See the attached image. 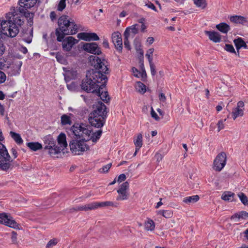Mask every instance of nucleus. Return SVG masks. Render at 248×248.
Returning a JSON list of instances; mask_svg holds the SVG:
<instances>
[{"label": "nucleus", "instance_id": "obj_20", "mask_svg": "<svg viewBox=\"0 0 248 248\" xmlns=\"http://www.w3.org/2000/svg\"><path fill=\"white\" fill-rule=\"evenodd\" d=\"M138 26L139 25L137 24H136L135 25H133L130 27H127L124 33V35H127L128 36H130V33H132L133 34V35H135L136 34L138 33Z\"/></svg>", "mask_w": 248, "mask_h": 248}, {"label": "nucleus", "instance_id": "obj_57", "mask_svg": "<svg viewBox=\"0 0 248 248\" xmlns=\"http://www.w3.org/2000/svg\"><path fill=\"white\" fill-rule=\"evenodd\" d=\"M151 114L152 117L153 118H154L155 120L158 121L159 120V117L158 116L157 114L155 113V112L154 110L152 107H151Z\"/></svg>", "mask_w": 248, "mask_h": 248}, {"label": "nucleus", "instance_id": "obj_7", "mask_svg": "<svg viewBox=\"0 0 248 248\" xmlns=\"http://www.w3.org/2000/svg\"><path fill=\"white\" fill-rule=\"evenodd\" d=\"M13 160L9 155L7 150H4L0 154V169L7 171L13 169Z\"/></svg>", "mask_w": 248, "mask_h": 248}, {"label": "nucleus", "instance_id": "obj_46", "mask_svg": "<svg viewBox=\"0 0 248 248\" xmlns=\"http://www.w3.org/2000/svg\"><path fill=\"white\" fill-rule=\"evenodd\" d=\"M58 242V240L56 238H53L52 239H51L48 241L47 244H46V248H49L51 247H52L55 245H57V244Z\"/></svg>", "mask_w": 248, "mask_h": 248}, {"label": "nucleus", "instance_id": "obj_21", "mask_svg": "<svg viewBox=\"0 0 248 248\" xmlns=\"http://www.w3.org/2000/svg\"><path fill=\"white\" fill-rule=\"evenodd\" d=\"M96 209L95 202H93L87 204L85 205H81L78 206V210L79 211H85L95 210Z\"/></svg>", "mask_w": 248, "mask_h": 248}, {"label": "nucleus", "instance_id": "obj_19", "mask_svg": "<svg viewBox=\"0 0 248 248\" xmlns=\"http://www.w3.org/2000/svg\"><path fill=\"white\" fill-rule=\"evenodd\" d=\"M96 209L105 206H112L117 207L119 203L117 202L106 201L104 202H95Z\"/></svg>", "mask_w": 248, "mask_h": 248}, {"label": "nucleus", "instance_id": "obj_51", "mask_svg": "<svg viewBox=\"0 0 248 248\" xmlns=\"http://www.w3.org/2000/svg\"><path fill=\"white\" fill-rule=\"evenodd\" d=\"M163 217L166 218H169L172 217L173 213L170 210H164Z\"/></svg>", "mask_w": 248, "mask_h": 248}, {"label": "nucleus", "instance_id": "obj_8", "mask_svg": "<svg viewBox=\"0 0 248 248\" xmlns=\"http://www.w3.org/2000/svg\"><path fill=\"white\" fill-rule=\"evenodd\" d=\"M0 223L16 229V230H22L21 225L17 223L13 217L6 213H0Z\"/></svg>", "mask_w": 248, "mask_h": 248}, {"label": "nucleus", "instance_id": "obj_49", "mask_svg": "<svg viewBox=\"0 0 248 248\" xmlns=\"http://www.w3.org/2000/svg\"><path fill=\"white\" fill-rule=\"evenodd\" d=\"M124 47L127 48L128 50L131 49V46L130 45L129 42L128 41V38L129 36L125 35H124Z\"/></svg>", "mask_w": 248, "mask_h": 248}, {"label": "nucleus", "instance_id": "obj_12", "mask_svg": "<svg viewBox=\"0 0 248 248\" xmlns=\"http://www.w3.org/2000/svg\"><path fill=\"white\" fill-rule=\"evenodd\" d=\"M106 83H104L103 81H102V83L98 87V88L96 90L95 93H96L97 95L100 97V99L105 102V103H108L109 101L110 98L108 96V93L107 91H104L103 88L105 87Z\"/></svg>", "mask_w": 248, "mask_h": 248}, {"label": "nucleus", "instance_id": "obj_58", "mask_svg": "<svg viewBox=\"0 0 248 248\" xmlns=\"http://www.w3.org/2000/svg\"><path fill=\"white\" fill-rule=\"evenodd\" d=\"M126 179V176L124 174H120L117 179V182L119 183L124 181Z\"/></svg>", "mask_w": 248, "mask_h": 248}, {"label": "nucleus", "instance_id": "obj_27", "mask_svg": "<svg viewBox=\"0 0 248 248\" xmlns=\"http://www.w3.org/2000/svg\"><path fill=\"white\" fill-rule=\"evenodd\" d=\"M58 142L59 145L61 146V148H62L63 149L64 147H65L67 146V143L66 140V136L64 133H61L58 137Z\"/></svg>", "mask_w": 248, "mask_h": 248}, {"label": "nucleus", "instance_id": "obj_50", "mask_svg": "<svg viewBox=\"0 0 248 248\" xmlns=\"http://www.w3.org/2000/svg\"><path fill=\"white\" fill-rule=\"evenodd\" d=\"M225 49L231 53H234L236 54V52L232 45L230 44H226L225 46Z\"/></svg>", "mask_w": 248, "mask_h": 248}, {"label": "nucleus", "instance_id": "obj_15", "mask_svg": "<svg viewBox=\"0 0 248 248\" xmlns=\"http://www.w3.org/2000/svg\"><path fill=\"white\" fill-rule=\"evenodd\" d=\"M22 65V62L21 61H15L9 70L8 72L10 76H15L19 75Z\"/></svg>", "mask_w": 248, "mask_h": 248}, {"label": "nucleus", "instance_id": "obj_38", "mask_svg": "<svg viewBox=\"0 0 248 248\" xmlns=\"http://www.w3.org/2000/svg\"><path fill=\"white\" fill-rule=\"evenodd\" d=\"M134 144L137 148H140L142 145V135L141 134H138L137 138L134 140Z\"/></svg>", "mask_w": 248, "mask_h": 248}, {"label": "nucleus", "instance_id": "obj_32", "mask_svg": "<svg viewBox=\"0 0 248 248\" xmlns=\"http://www.w3.org/2000/svg\"><path fill=\"white\" fill-rule=\"evenodd\" d=\"M65 71V78L70 80L71 79H74L76 78L77 75V71L76 70L71 69Z\"/></svg>", "mask_w": 248, "mask_h": 248}, {"label": "nucleus", "instance_id": "obj_24", "mask_svg": "<svg viewBox=\"0 0 248 248\" xmlns=\"http://www.w3.org/2000/svg\"><path fill=\"white\" fill-rule=\"evenodd\" d=\"M46 149L48 150V154L51 156H54L55 155L61 153V151L63 150V149L56 145V144H55L54 146L48 147Z\"/></svg>", "mask_w": 248, "mask_h": 248}, {"label": "nucleus", "instance_id": "obj_10", "mask_svg": "<svg viewBox=\"0 0 248 248\" xmlns=\"http://www.w3.org/2000/svg\"><path fill=\"white\" fill-rule=\"evenodd\" d=\"M78 37L81 40L86 41H97L99 37L94 32H81L78 34Z\"/></svg>", "mask_w": 248, "mask_h": 248}, {"label": "nucleus", "instance_id": "obj_40", "mask_svg": "<svg viewBox=\"0 0 248 248\" xmlns=\"http://www.w3.org/2000/svg\"><path fill=\"white\" fill-rule=\"evenodd\" d=\"M119 195L116 198V201H123L127 200L128 198V194L127 192H117Z\"/></svg>", "mask_w": 248, "mask_h": 248}, {"label": "nucleus", "instance_id": "obj_52", "mask_svg": "<svg viewBox=\"0 0 248 248\" xmlns=\"http://www.w3.org/2000/svg\"><path fill=\"white\" fill-rule=\"evenodd\" d=\"M151 73L152 76H154L156 74L155 66L153 62H149Z\"/></svg>", "mask_w": 248, "mask_h": 248}, {"label": "nucleus", "instance_id": "obj_18", "mask_svg": "<svg viewBox=\"0 0 248 248\" xmlns=\"http://www.w3.org/2000/svg\"><path fill=\"white\" fill-rule=\"evenodd\" d=\"M230 20L234 23L244 24L247 22L246 17L241 16H232L230 17Z\"/></svg>", "mask_w": 248, "mask_h": 248}, {"label": "nucleus", "instance_id": "obj_1", "mask_svg": "<svg viewBox=\"0 0 248 248\" xmlns=\"http://www.w3.org/2000/svg\"><path fill=\"white\" fill-rule=\"evenodd\" d=\"M89 61L95 70L87 72L86 78H83L80 84L81 88L86 92L95 93L100 85L99 84L106 83L108 78L106 74L109 73L108 62L104 58L98 56H90Z\"/></svg>", "mask_w": 248, "mask_h": 248}, {"label": "nucleus", "instance_id": "obj_11", "mask_svg": "<svg viewBox=\"0 0 248 248\" xmlns=\"http://www.w3.org/2000/svg\"><path fill=\"white\" fill-rule=\"evenodd\" d=\"M112 41L115 48L120 52L123 49V42L121 34L119 32H114L112 34Z\"/></svg>", "mask_w": 248, "mask_h": 248}, {"label": "nucleus", "instance_id": "obj_37", "mask_svg": "<svg viewBox=\"0 0 248 248\" xmlns=\"http://www.w3.org/2000/svg\"><path fill=\"white\" fill-rule=\"evenodd\" d=\"M102 133V131L101 130H98L95 133H91V140H92L93 142H96V141L100 138Z\"/></svg>", "mask_w": 248, "mask_h": 248}, {"label": "nucleus", "instance_id": "obj_35", "mask_svg": "<svg viewBox=\"0 0 248 248\" xmlns=\"http://www.w3.org/2000/svg\"><path fill=\"white\" fill-rule=\"evenodd\" d=\"M204 33L206 35H207L209 39L215 43L217 42V32L216 31H204Z\"/></svg>", "mask_w": 248, "mask_h": 248}, {"label": "nucleus", "instance_id": "obj_5", "mask_svg": "<svg viewBox=\"0 0 248 248\" xmlns=\"http://www.w3.org/2000/svg\"><path fill=\"white\" fill-rule=\"evenodd\" d=\"M70 131L77 139H81L85 141L91 140L92 130L90 125L84 124H75L70 128Z\"/></svg>", "mask_w": 248, "mask_h": 248}, {"label": "nucleus", "instance_id": "obj_3", "mask_svg": "<svg viewBox=\"0 0 248 248\" xmlns=\"http://www.w3.org/2000/svg\"><path fill=\"white\" fill-rule=\"evenodd\" d=\"M59 27L56 29L57 40L62 42L66 35H73L78 31L77 25L74 20L68 18V16H62L58 19Z\"/></svg>", "mask_w": 248, "mask_h": 248}, {"label": "nucleus", "instance_id": "obj_61", "mask_svg": "<svg viewBox=\"0 0 248 248\" xmlns=\"http://www.w3.org/2000/svg\"><path fill=\"white\" fill-rule=\"evenodd\" d=\"M244 103L242 101H239L237 104V107L236 108H239L240 109L244 108Z\"/></svg>", "mask_w": 248, "mask_h": 248}, {"label": "nucleus", "instance_id": "obj_31", "mask_svg": "<svg viewBox=\"0 0 248 248\" xmlns=\"http://www.w3.org/2000/svg\"><path fill=\"white\" fill-rule=\"evenodd\" d=\"M29 8H24V12H20L21 13L23 14L24 16L28 18V23H30V25H32L33 24V19L34 16V13L31 12H29L27 10Z\"/></svg>", "mask_w": 248, "mask_h": 248}, {"label": "nucleus", "instance_id": "obj_53", "mask_svg": "<svg viewBox=\"0 0 248 248\" xmlns=\"http://www.w3.org/2000/svg\"><path fill=\"white\" fill-rule=\"evenodd\" d=\"M226 121V119H225L223 121L220 120L218 122V132L220 130L224 129L225 127V124H224V122Z\"/></svg>", "mask_w": 248, "mask_h": 248}, {"label": "nucleus", "instance_id": "obj_60", "mask_svg": "<svg viewBox=\"0 0 248 248\" xmlns=\"http://www.w3.org/2000/svg\"><path fill=\"white\" fill-rule=\"evenodd\" d=\"M159 99L160 101L165 102L166 100L165 94L163 93H160L159 95Z\"/></svg>", "mask_w": 248, "mask_h": 248}, {"label": "nucleus", "instance_id": "obj_43", "mask_svg": "<svg viewBox=\"0 0 248 248\" xmlns=\"http://www.w3.org/2000/svg\"><path fill=\"white\" fill-rule=\"evenodd\" d=\"M129 187V183L127 182L123 183L120 186V188L117 190V192H127L126 190Z\"/></svg>", "mask_w": 248, "mask_h": 248}, {"label": "nucleus", "instance_id": "obj_34", "mask_svg": "<svg viewBox=\"0 0 248 248\" xmlns=\"http://www.w3.org/2000/svg\"><path fill=\"white\" fill-rule=\"evenodd\" d=\"M61 123L62 125H71L72 124V122L70 116L66 114H63L61 116Z\"/></svg>", "mask_w": 248, "mask_h": 248}, {"label": "nucleus", "instance_id": "obj_28", "mask_svg": "<svg viewBox=\"0 0 248 248\" xmlns=\"http://www.w3.org/2000/svg\"><path fill=\"white\" fill-rule=\"evenodd\" d=\"M231 30L230 26L226 23L221 22L218 24V31L223 33H227V32Z\"/></svg>", "mask_w": 248, "mask_h": 248}, {"label": "nucleus", "instance_id": "obj_55", "mask_svg": "<svg viewBox=\"0 0 248 248\" xmlns=\"http://www.w3.org/2000/svg\"><path fill=\"white\" fill-rule=\"evenodd\" d=\"M139 74L140 77H141L142 78V80H143V81L146 79L147 74H146L145 69L141 70V72H139Z\"/></svg>", "mask_w": 248, "mask_h": 248}, {"label": "nucleus", "instance_id": "obj_16", "mask_svg": "<svg viewBox=\"0 0 248 248\" xmlns=\"http://www.w3.org/2000/svg\"><path fill=\"white\" fill-rule=\"evenodd\" d=\"M227 155L222 152L218 154V171H221L226 164Z\"/></svg>", "mask_w": 248, "mask_h": 248}, {"label": "nucleus", "instance_id": "obj_62", "mask_svg": "<svg viewBox=\"0 0 248 248\" xmlns=\"http://www.w3.org/2000/svg\"><path fill=\"white\" fill-rule=\"evenodd\" d=\"M19 50L23 53V54H26L27 52H28V50H27V48L25 47V46H21L19 48Z\"/></svg>", "mask_w": 248, "mask_h": 248}, {"label": "nucleus", "instance_id": "obj_4", "mask_svg": "<svg viewBox=\"0 0 248 248\" xmlns=\"http://www.w3.org/2000/svg\"><path fill=\"white\" fill-rule=\"evenodd\" d=\"M93 108L94 110L89 116V122L95 127H101L104 125L107 117V107L102 102L98 101L93 105Z\"/></svg>", "mask_w": 248, "mask_h": 248}, {"label": "nucleus", "instance_id": "obj_6", "mask_svg": "<svg viewBox=\"0 0 248 248\" xmlns=\"http://www.w3.org/2000/svg\"><path fill=\"white\" fill-rule=\"evenodd\" d=\"M70 150L75 155H80L82 152L89 150V146L85 143V141L81 139L79 140H73L70 143Z\"/></svg>", "mask_w": 248, "mask_h": 248}, {"label": "nucleus", "instance_id": "obj_42", "mask_svg": "<svg viewBox=\"0 0 248 248\" xmlns=\"http://www.w3.org/2000/svg\"><path fill=\"white\" fill-rule=\"evenodd\" d=\"M154 50V48H151L147 51L145 56L147 58L149 62H153V54Z\"/></svg>", "mask_w": 248, "mask_h": 248}, {"label": "nucleus", "instance_id": "obj_47", "mask_svg": "<svg viewBox=\"0 0 248 248\" xmlns=\"http://www.w3.org/2000/svg\"><path fill=\"white\" fill-rule=\"evenodd\" d=\"M57 61L62 64H64L66 62V60L63 56L59 53H57L56 55Z\"/></svg>", "mask_w": 248, "mask_h": 248}, {"label": "nucleus", "instance_id": "obj_14", "mask_svg": "<svg viewBox=\"0 0 248 248\" xmlns=\"http://www.w3.org/2000/svg\"><path fill=\"white\" fill-rule=\"evenodd\" d=\"M37 1L38 0H19V12H24V8H31L33 7Z\"/></svg>", "mask_w": 248, "mask_h": 248}, {"label": "nucleus", "instance_id": "obj_41", "mask_svg": "<svg viewBox=\"0 0 248 248\" xmlns=\"http://www.w3.org/2000/svg\"><path fill=\"white\" fill-rule=\"evenodd\" d=\"M194 4L199 7L203 9L206 6L205 0H193Z\"/></svg>", "mask_w": 248, "mask_h": 248}, {"label": "nucleus", "instance_id": "obj_44", "mask_svg": "<svg viewBox=\"0 0 248 248\" xmlns=\"http://www.w3.org/2000/svg\"><path fill=\"white\" fill-rule=\"evenodd\" d=\"M238 195L241 202L244 205H246L248 204V198L245 194L243 193H240Z\"/></svg>", "mask_w": 248, "mask_h": 248}, {"label": "nucleus", "instance_id": "obj_17", "mask_svg": "<svg viewBox=\"0 0 248 248\" xmlns=\"http://www.w3.org/2000/svg\"><path fill=\"white\" fill-rule=\"evenodd\" d=\"M248 218V213L245 211H242L234 214L231 217L232 220L238 221L240 219H245Z\"/></svg>", "mask_w": 248, "mask_h": 248}, {"label": "nucleus", "instance_id": "obj_36", "mask_svg": "<svg viewBox=\"0 0 248 248\" xmlns=\"http://www.w3.org/2000/svg\"><path fill=\"white\" fill-rule=\"evenodd\" d=\"M136 90L139 93L143 94L146 91V86L141 82H137L136 84Z\"/></svg>", "mask_w": 248, "mask_h": 248}, {"label": "nucleus", "instance_id": "obj_59", "mask_svg": "<svg viewBox=\"0 0 248 248\" xmlns=\"http://www.w3.org/2000/svg\"><path fill=\"white\" fill-rule=\"evenodd\" d=\"M132 72L133 73L134 76L137 78H140L139 72H140L137 68L135 67L132 68Z\"/></svg>", "mask_w": 248, "mask_h": 248}, {"label": "nucleus", "instance_id": "obj_63", "mask_svg": "<svg viewBox=\"0 0 248 248\" xmlns=\"http://www.w3.org/2000/svg\"><path fill=\"white\" fill-rule=\"evenodd\" d=\"M11 151L13 156L14 157V158H16L17 156V152L15 148H13Z\"/></svg>", "mask_w": 248, "mask_h": 248}, {"label": "nucleus", "instance_id": "obj_30", "mask_svg": "<svg viewBox=\"0 0 248 248\" xmlns=\"http://www.w3.org/2000/svg\"><path fill=\"white\" fill-rule=\"evenodd\" d=\"M27 146L31 150L36 151L42 148L41 143L38 142H31L27 143Z\"/></svg>", "mask_w": 248, "mask_h": 248}, {"label": "nucleus", "instance_id": "obj_25", "mask_svg": "<svg viewBox=\"0 0 248 248\" xmlns=\"http://www.w3.org/2000/svg\"><path fill=\"white\" fill-rule=\"evenodd\" d=\"M144 228L147 231H153L155 228V223L153 220L147 218L144 223Z\"/></svg>", "mask_w": 248, "mask_h": 248}, {"label": "nucleus", "instance_id": "obj_13", "mask_svg": "<svg viewBox=\"0 0 248 248\" xmlns=\"http://www.w3.org/2000/svg\"><path fill=\"white\" fill-rule=\"evenodd\" d=\"M62 41V48L66 51H69L73 45L78 42L77 40L72 36H69L65 39L63 38Z\"/></svg>", "mask_w": 248, "mask_h": 248}, {"label": "nucleus", "instance_id": "obj_56", "mask_svg": "<svg viewBox=\"0 0 248 248\" xmlns=\"http://www.w3.org/2000/svg\"><path fill=\"white\" fill-rule=\"evenodd\" d=\"M6 75L3 72L0 71V83H3L6 80Z\"/></svg>", "mask_w": 248, "mask_h": 248}, {"label": "nucleus", "instance_id": "obj_33", "mask_svg": "<svg viewBox=\"0 0 248 248\" xmlns=\"http://www.w3.org/2000/svg\"><path fill=\"white\" fill-rule=\"evenodd\" d=\"M234 195V193L231 191H226L222 194L221 198L224 201H232Z\"/></svg>", "mask_w": 248, "mask_h": 248}, {"label": "nucleus", "instance_id": "obj_45", "mask_svg": "<svg viewBox=\"0 0 248 248\" xmlns=\"http://www.w3.org/2000/svg\"><path fill=\"white\" fill-rule=\"evenodd\" d=\"M65 7H66V0H61L58 5L57 10L59 11L62 12L63 10V9L65 8Z\"/></svg>", "mask_w": 248, "mask_h": 248}, {"label": "nucleus", "instance_id": "obj_64", "mask_svg": "<svg viewBox=\"0 0 248 248\" xmlns=\"http://www.w3.org/2000/svg\"><path fill=\"white\" fill-rule=\"evenodd\" d=\"M12 241L13 243H16L17 240V233H13L11 236Z\"/></svg>", "mask_w": 248, "mask_h": 248}, {"label": "nucleus", "instance_id": "obj_29", "mask_svg": "<svg viewBox=\"0 0 248 248\" xmlns=\"http://www.w3.org/2000/svg\"><path fill=\"white\" fill-rule=\"evenodd\" d=\"M10 135L17 144L21 145L23 143V140L19 134L13 131H10Z\"/></svg>", "mask_w": 248, "mask_h": 248}, {"label": "nucleus", "instance_id": "obj_9", "mask_svg": "<svg viewBox=\"0 0 248 248\" xmlns=\"http://www.w3.org/2000/svg\"><path fill=\"white\" fill-rule=\"evenodd\" d=\"M82 48L86 52L96 55L102 54L100 48L95 43H86L82 46Z\"/></svg>", "mask_w": 248, "mask_h": 248}, {"label": "nucleus", "instance_id": "obj_54", "mask_svg": "<svg viewBox=\"0 0 248 248\" xmlns=\"http://www.w3.org/2000/svg\"><path fill=\"white\" fill-rule=\"evenodd\" d=\"M111 165H112L111 163H109V164L103 166L101 169V170H102L100 171L103 172H107L108 171V170H109V169L111 168Z\"/></svg>", "mask_w": 248, "mask_h": 248}, {"label": "nucleus", "instance_id": "obj_26", "mask_svg": "<svg viewBox=\"0 0 248 248\" xmlns=\"http://www.w3.org/2000/svg\"><path fill=\"white\" fill-rule=\"evenodd\" d=\"M244 108L240 109L237 108H233L232 112V119L235 120L237 117L243 116L244 115Z\"/></svg>", "mask_w": 248, "mask_h": 248}, {"label": "nucleus", "instance_id": "obj_23", "mask_svg": "<svg viewBox=\"0 0 248 248\" xmlns=\"http://www.w3.org/2000/svg\"><path fill=\"white\" fill-rule=\"evenodd\" d=\"M199 199V196L197 195H196L184 198L183 200V202L187 204L190 205L197 202Z\"/></svg>", "mask_w": 248, "mask_h": 248}, {"label": "nucleus", "instance_id": "obj_2", "mask_svg": "<svg viewBox=\"0 0 248 248\" xmlns=\"http://www.w3.org/2000/svg\"><path fill=\"white\" fill-rule=\"evenodd\" d=\"M6 18L7 20H2L0 23L1 33L8 37H14L19 32L17 26H20L23 24V19L12 13L7 14Z\"/></svg>", "mask_w": 248, "mask_h": 248}, {"label": "nucleus", "instance_id": "obj_22", "mask_svg": "<svg viewBox=\"0 0 248 248\" xmlns=\"http://www.w3.org/2000/svg\"><path fill=\"white\" fill-rule=\"evenodd\" d=\"M44 143L45 144L44 149L48 148L52 146H54L55 144V140L50 135L46 136L44 139Z\"/></svg>", "mask_w": 248, "mask_h": 248}, {"label": "nucleus", "instance_id": "obj_39", "mask_svg": "<svg viewBox=\"0 0 248 248\" xmlns=\"http://www.w3.org/2000/svg\"><path fill=\"white\" fill-rule=\"evenodd\" d=\"M135 47H136V50L139 52V57H138L139 62H144V61H143V59H144L143 50L140 48V45H139V46H138V45H136Z\"/></svg>", "mask_w": 248, "mask_h": 248}, {"label": "nucleus", "instance_id": "obj_48", "mask_svg": "<svg viewBox=\"0 0 248 248\" xmlns=\"http://www.w3.org/2000/svg\"><path fill=\"white\" fill-rule=\"evenodd\" d=\"M68 89L71 91H75L78 88V86L75 82H72L71 83L67 85Z\"/></svg>", "mask_w": 248, "mask_h": 248}]
</instances>
